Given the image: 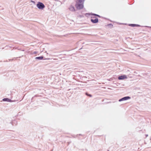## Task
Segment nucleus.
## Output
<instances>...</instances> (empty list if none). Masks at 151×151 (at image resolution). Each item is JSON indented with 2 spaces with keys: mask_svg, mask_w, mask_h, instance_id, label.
Masks as SVG:
<instances>
[{
  "mask_svg": "<svg viewBox=\"0 0 151 151\" xmlns=\"http://www.w3.org/2000/svg\"><path fill=\"white\" fill-rule=\"evenodd\" d=\"M11 124L13 125H14V124L16 125L17 122L16 120H14L11 122Z\"/></svg>",
  "mask_w": 151,
  "mask_h": 151,
  "instance_id": "8",
  "label": "nucleus"
},
{
  "mask_svg": "<svg viewBox=\"0 0 151 151\" xmlns=\"http://www.w3.org/2000/svg\"><path fill=\"white\" fill-rule=\"evenodd\" d=\"M130 99V97L129 96L125 97H123V100H126Z\"/></svg>",
  "mask_w": 151,
  "mask_h": 151,
  "instance_id": "9",
  "label": "nucleus"
},
{
  "mask_svg": "<svg viewBox=\"0 0 151 151\" xmlns=\"http://www.w3.org/2000/svg\"><path fill=\"white\" fill-rule=\"evenodd\" d=\"M90 15V14H89V13H86V16L87 17H88V15Z\"/></svg>",
  "mask_w": 151,
  "mask_h": 151,
  "instance_id": "15",
  "label": "nucleus"
},
{
  "mask_svg": "<svg viewBox=\"0 0 151 151\" xmlns=\"http://www.w3.org/2000/svg\"><path fill=\"white\" fill-rule=\"evenodd\" d=\"M69 10L72 12H75V9L74 7L71 5L70 6V7L69 8Z\"/></svg>",
  "mask_w": 151,
  "mask_h": 151,
  "instance_id": "4",
  "label": "nucleus"
},
{
  "mask_svg": "<svg viewBox=\"0 0 151 151\" xmlns=\"http://www.w3.org/2000/svg\"><path fill=\"white\" fill-rule=\"evenodd\" d=\"M131 25H132L133 26H134V25H135V24H131Z\"/></svg>",
  "mask_w": 151,
  "mask_h": 151,
  "instance_id": "17",
  "label": "nucleus"
},
{
  "mask_svg": "<svg viewBox=\"0 0 151 151\" xmlns=\"http://www.w3.org/2000/svg\"><path fill=\"white\" fill-rule=\"evenodd\" d=\"M32 2H34L33 1H32Z\"/></svg>",
  "mask_w": 151,
  "mask_h": 151,
  "instance_id": "20",
  "label": "nucleus"
},
{
  "mask_svg": "<svg viewBox=\"0 0 151 151\" xmlns=\"http://www.w3.org/2000/svg\"><path fill=\"white\" fill-rule=\"evenodd\" d=\"M75 6L78 9H83L84 7L83 4L76 3Z\"/></svg>",
  "mask_w": 151,
  "mask_h": 151,
  "instance_id": "2",
  "label": "nucleus"
},
{
  "mask_svg": "<svg viewBox=\"0 0 151 151\" xmlns=\"http://www.w3.org/2000/svg\"><path fill=\"white\" fill-rule=\"evenodd\" d=\"M85 0H77L76 3L84 4Z\"/></svg>",
  "mask_w": 151,
  "mask_h": 151,
  "instance_id": "5",
  "label": "nucleus"
},
{
  "mask_svg": "<svg viewBox=\"0 0 151 151\" xmlns=\"http://www.w3.org/2000/svg\"><path fill=\"white\" fill-rule=\"evenodd\" d=\"M118 79L119 80H123V75H122L118 77Z\"/></svg>",
  "mask_w": 151,
  "mask_h": 151,
  "instance_id": "11",
  "label": "nucleus"
},
{
  "mask_svg": "<svg viewBox=\"0 0 151 151\" xmlns=\"http://www.w3.org/2000/svg\"><path fill=\"white\" fill-rule=\"evenodd\" d=\"M123 101V98H122L121 99H120L119 100V101Z\"/></svg>",
  "mask_w": 151,
  "mask_h": 151,
  "instance_id": "13",
  "label": "nucleus"
},
{
  "mask_svg": "<svg viewBox=\"0 0 151 151\" xmlns=\"http://www.w3.org/2000/svg\"><path fill=\"white\" fill-rule=\"evenodd\" d=\"M43 56H39L35 58V59L36 60H42L43 59Z\"/></svg>",
  "mask_w": 151,
  "mask_h": 151,
  "instance_id": "7",
  "label": "nucleus"
},
{
  "mask_svg": "<svg viewBox=\"0 0 151 151\" xmlns=\"http://www.w3.org/2000/svg\"><path fill=\"white\" fill-rule=\"evenodd\" d=\"M37 53V52L36 51H34L33 52V54H36Z\"/></svg>",
  "mask_w": 151,
  "mask_h": 151,
  "instance_id": "16",
  "label": "nucleus"
},
{
  "mask_svg": "<svg viewBox=\"0 0 151 151\" xmlns=\"http://www.w3.org/2000/svg\"><path fill=\"white\" fill-rule=\"evenodd\" d=\"M37 7L40 9H43L45 6L44 4L42 3L39 2L37 4Z\"/></svg>",
  "mask_w": 151,
  "mask_h": 151,
  "instance_id": "1",
  "label": "nucleus"
},
{
  "mask_svg": "<svg viewBox=\"0 0 151 151\" xmlns=\"http://www.w3.org/2000/svg\"><path fill=\"white\" fill-rule=\"evenodd\" d=\"M86 94L87 96H89L90 97H91L92 96L91 94H88L87 93H86Z\"/></svg>",
  "mask_w": 151,
  "mask_h": 151,
  "instance_id": "12",
  "label": "nucleus"
},
{
  "mask_svg": "<svg viewBox=\"0 0 151 151\" xmlns=\"http://www.w3.org/2000/svg\"><path fill=\"white\" fill-rule=\"evenodd\" d=\"M127 78V77L125 75H123V79L126 78Z\"/></svg>",
  "mask_w": 151,
  "mask_h": 151,
  "instance_id": "14",
  "label": "nucleus"
},
{
  "mask_svg": "<svg viewBox=\"0 0 151 151\" xmlns=\"http://www.w3.org/2000/svg\"><path fill=\"white\" fill-rule=\"evenodd\" d=\"M91 21L93 23L96 24L98 22V19L97 18H96L94 19H91Z\"/></svg>",
  "mask_w": 151,
  "mask_h": 151,
  "instance_id": "3",
  "label": "nucleus"
},
{
  "mask_svg": "<svg viewBox=\"0 0 151 151\" xmlns=\"http://www.w3.org/2000/svg\"><path fill=\"white\" fill-rule=\"evenodd\" d=\"M111 25V24H109V25Z\"/></svg>",
  "mask_w": 151,
  "mask_h": 151,
  "instance_id": "18",
  "label": "nucleus"
},
{
  "mask_svg": "<svg viewBox=\"0 0 151 151\" xmlns=\"http://www.w3.org/2000/svg\"><path fill=\"white\" fill-rule=\"evenodd\" d=\"M3 101H4L11 102L12 100L8 98H5L3 99Z\"/></svg>",
  "mask_w": 151,
  "mask_h": 151,
  "instance_id": "6",
  "label": "nucleus"
},
{
  "mask_svg": "<svg viewBox=\"0 0 151 151\" xmlns=\"http://www.w3.org/2000/svg\"><path fill=\"white\" fill-rule=\"evenodd\" d=\"M107 151H109V150H108Z\"/></svg>",
  "mask_w": 151,
  "mask_h": 151,
  "instance_id": "19",
  "label": "nucleus"
},
{
  "mask_svg": "<svg viewBox=\"0 0 151 151\" xmlns=\"http://www.w3.org/2000/svg\"><path fill=\"white\" fill-rule=\"evenodd\" d=\"M91 15H94V16H97L99 17H100V15H98V14H91Z\"/></svg>",
  "mask_w": 151,
  "mask_h": 151,
  "instance_id": "10",
  "label": "nucleus"
}]
</instances>
